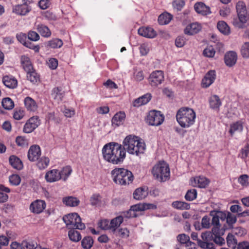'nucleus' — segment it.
Wrapping results in <instances>:
<instances>
[{
    "instance_id": "1",
    "label": "nucleus",
    "mask_w": 249,
    "mask_h": 249,
    "mask_svg": "<svg viewBox=\"0 0 249 249\" xmlns=\"http://www.w3.org/2000/svg\"><path fill=\"white\" fill-rule=\"evenodd\" d=\"M104 159L114 164H120L125 158V151L122 145L116 142L105 145L102 149Z\"/></svg>"
},
{
    "instance_id": "2",
    "label": "nucleus",
    "mask_w": 249,
    "mask_h": 249,
    "mask_svg": "<svg viewBox=\"0 0 249 249\" xmlns=\"http://www.w3.org/2000/svg\"><path fill=\"white\" fill-rule=\"evenodd\" d=\"M123 148L129 154L139 156L145 150V144L139 137L130 135L126 136L123 142Z\"/></svg>"
},
{
    "instance_id": "3",
    "label": "nucleus",
    "mask_w": 249,
    "mask_h": 249,
    "mask_svg": "<svg viewBox=\"0 0 249 249\" xmlns=\"http://www.w3.org/2000/svg\"><path fill=\"white\" fill-rule=\"evenodd\" d=\"M196 114L191 108L183 107L178 110L176 114V120L180 126L187 128L192 126L195 123Z\"/></svg>"
},
{
    "instance_id": "4",
    "label": "nucleus",
    "mask_w": 249,
    "mask_h": 249,
    "mask_svg": "<svg viewBox=\"0 0 249 249\" xmlns=\"http://www.w3.org/2000/svg\"><path fill=\"white\" fill-rule=\"evenodd\" d=\"M111 175L113 181L122 185L129 184L134 179L132 172L124 168H115L111 171Z\"/></svg>"
},
{
    "instance_id": "5",
    "label": "nucleus",
    "mask_w": 249,
    "mask_h": 249,
    "mask_svg": "<svg viewBox=\"0 0 249 249\" xmlns=\"http://www.w3.org/2000/svg\"><path fill=\"white\" fill-rule=\"evenodd\" d=\"M170 169L168 165L164 161H160L153 167L152 174L159 181H165L170 177Z\"/></svg>"
},
{
    "instance_id": "6",
    "label": "nucleus",
    "mask_w": 249,
    "mask_h": 249,
    "mask_svg": "<svg viewBox=\"0 0 249 249\" xmlns=\"http://www.w3.org/2000/svg\"><path fill=\"white\" fill-rule=\"evenodd\" d=\"M63 221L70 228H74L83 230L85 228V225L81 222V219L76 213H69L65 215L63 218Z\"/></svg>"
},
{
    "instance_id": "7",
    "label": "nucleus",
    "mask_w": 249,
    "mask_h": 249,
    "mask_svg": "<svg viewBox=\"0 0 249 249\" xmlns=\"http://www.w3.org/2000/svg\"><path fill=\"white\" fill-rule=\"evenodd\" d=\"M164 117L159 111L151 110L147 117V122L151 125L158 126L163 122Z\"/></svg>"
},
{
    "instance_id": "8",
    "label": "nucleus",
    "mask_w": 249,
    "mask_h": 249,
    "mask_svg": "<svg viewBox=\"0 0 249 249\" xmlns=\"http://www.w3.org/2000/svg\"><path fill=\"white\" fill-rule=\"evenodd\" d=\"M164 74L161 71H155L152 72L149 78L148 82L152 87H157L161 84L164 81Z\"/></svg>"
},
{
    "instance_id": "9",
    "label": "nucleus",
    "mask_w": 249,
    "mask_h": 249,
    "mask_svg": "<svg viewBox=\"0 0 249 249\" xmlns=\"http://www.w3.org/2000/svg\"><path fill=\"white\" fill-rule=\"evenodd\" d=\"M40 124L39 118L37 116L30 118L25 124L23 131L26 133L33 132Z\"/></svg>"
},
{
    "instance_id": "10",
    "label": "nucleus",
    "mask_w": 249,
    "mask_h": 249,
    "mask_svg": "<svg viewBox=\"0 0 249 249\" xmlns=\"http://www.w3.org/2000/svg\"><path fill=\"white\" fill-rule=\"evenodd\" d=\"M45 201L37 199L33 201L30 205V210L31 212L38 214L42 213L46 208Z\"/></svg>"
},
{
    "instance_id": "11",
    "label": "nucleus",
    "mask_w": 249,
    "mask_h": 249,
    "mask_svg": "<svg viewBox=\"0 0 249 249\" xmlns=\"http://www.w3.org/2000/svg\"><path fill=\"white\" fill-rule=\"evenodd\" d=\"M216 78V72L214 70L209 71L202 80L201 86L204 88L210 87Z\"/></svg>"
},
{
    "instance_id": "12",
    "label": "nucleus",
    "mask_w": 249,
    "mask_h": 249,
    "mask_svg": "<svg viewBox=\"0 0 249 249\" xmlns=\"http://www.w3.org/2000/svg\"><path fill=\"white\" fill-rule=\"evenodd\" d=\"M41 150L38 145H33L31 146L28 152V158L29 160L35 161L38 160L41 156Z\"/></svg>"
},
{
    "instance_id": "13",
    "label": "nucleus",
    "mask_w": 249,
    "mask_h": 249,
    "mask_svg": "<svg viewBox=\"0 0 249 249\" xmlns=\"http://www.w3.org/2000/svg\"><path fill=\"white\" fill-rule=\"evenodd\" d=\"M59 170L52 169L47 171L45 176V178L48 182H54L61 179Z\"/></svg>"
},
{
    "instance_id": "14",
    "label": "nucleus",
    "mask_w": 249,
    "mask_h": 249,
    "mask_svg": "<svg viewBox=\"0 0 249 249\" xmlns=\"http://www.w3.org/2000/svg\"><path fill=\"white\" fill-rule=\"evenodd\" d=\"M202 29L201 24L194 22L188 25L184 29V33L187 35H193L199 32Z\"/></svg>"
},
{
    "instance_id": "15",
    "label": "nucleus",
    "mask_w": 249,
    "mask_h": 249,
    "mask_svg": "<svg viewBox=\"0 0 249 249\" xmlns=\"http://www.w3.org/2000/svg\"><path fill=\"white\" fill-rule=\"evenodd\" d=\"M139 35L149 38H153L156 36V32L151 27H142L138 31Z\"/></svg>"
},
{
    "instance_id": "16",
    "label": "nucleus",
    "mask_w": 249,
    "mask_h": 249,
    "mask_svg": "<svg viewBox=\"0 0 249 249\" xmlns=\"http://www.w3.org/2000/svg\"><path fill=\"white\" fill-rule=\"evenodd\" d=\"M31 10V7L28 4H18L13 7V12L20 16H25Z\"/></svg>"
},
{
    "instance_id": "17",
    "label": "nucleus",
    "mask_w": 249,
    "mask_h": 249,
    "mask_svg": "<svg viewBox=\"0 0 249 249\" xmlns=\"http://www.w3.org/2000/svg\"><path fill=\"white\" fill-rule=\"evenodd\" d=\"M35 28L40 34V35L46 38H48L51 36L52 32L49 27L46 25L41 23H36L35 25Z\"/></svg>"
},
{
    "instance_id": "18",
    "label": "nucleus",
    "mask_w": 249,
    "mask_h": 249,
    "mask_svg": "<svg viewBox=\"0 0 249 249\" xmlns=\"http://www.w3.org/2000/svg\"><path fill=\"white\" fill-rule=\"evenodd\" d=\"M194 8L197 13L204 16H206L211 13L210 8L202 2L196 3L194 5Z\"/></svg>"
},
{
    "instance_id": "19",
    "label": "nucleus",
    "mask_w": 249,
    "mask_h": 249,
    "mask_svg": "<svg viewBox=\"0 0 249 249\" xmlns=\"http://www.w3.org/2000/svg\"><path fill=\"white\" fill-rule=\"evenodd\" d=\"M237 59L236 53L233 51H230L225 55L224 61L226 65L231 67L235 65Z\"/></svg>"
},
{
    "instance_id": "20",
    "label": "nucleus",
    "mask_w": 249,
    "mask_h": 249,
    "mask_svg": "<svg viewBox=\"0 0 249 249\" xmlns=\"http://www.w3.org/2000/svg\"><path fill=\"white\" fill-rule=\"evenodd\" d=\"M209 102L210 108L217 111L219 110L222 102L218 96L216 95L211 96L209 98Z\"/></svg>"
},
{
    "instance_id": "21",
    "label": "nucleus",
    "mask_w": 249,
    "mask_h": 249,
    "mask_svg": "<svg viewBox=\"0 0 249 249\" xmlns=\"http://www.w3.org/2000/svg\"><path fill=\"white\" fill-rule=\"evenodd\" d=\"M147 188L142 187L136 189L133 193V197L136 200H142L148 195Z\"/></svg>"
},
{
    "instance_id": "22",
    "label": "nucleus",
    "mask_w": 249,
    "mask_h": 249,
    "mask_svg": "<svg viewBox=\"0 0 249 249\" xmlns=\"http://www.w3.org/2000/svg\"><path fill=\"white\" fill-rule=\"evenodd\" d=\"M248 20V17L246 16H238L234 18L232 21L233 25L239 29H243L245 27V24Z\"/></svg>"
},
{
    "instance_id": "23",
    "label": "nucleus",
    "mask_w": 249,
    "mask_h": 249,
    "mask_svg": "<svg viewBox=\"0 0 249 249\" xmlns=\"http://www.w3.org/2000/svg\"><path fill=\"white\" fill-rule=\"evenodd\" d=\"M2 82L6 87L9 89L16 88L18 85L17 79L12 76H4L2 78Z\"/></svg>"
},
{
    "instance_id": "24",
    "label": "nucleus",
    "mask_w": 249,
    "mask_h": 249,
    "mask_svg": "<svg viewBox=\"0 0 249 249\" xmlns=\"http://www.w3.org/2000/svg\"><path fill=\"white\" fill-rule=\"evenodd\" d=\"M125 117V114L124 112L120 111L116 113L112 119V124L115 126L120 125L123 124Z\"/></svg>"
},
{
    "instance_id": "25",
    "label": "nucleus",
    "mask_w": 249,
    "mask_h": 249,
    "mask_svg": "<svg viewBox=\"0 0 249 249\" xmlns=\"http://www.w3.org/2000/svg\"><path fill=\"white\" fill-rule=\"evenodd\" d=\"M25 106L28 111L35 112L37 110V105L36 101L30 97H27L24 99Z\"/></svg>"
},
{
    "instance_id": "26",
    "label": "nucleus",
    "mask_w": 249,
    "mask_h": 249,
    "mask_svg": "<svg viewBox=\"0 0 249 249\" xmlns=\"http://www.w3.org/2000/svg\"><path fill=\"white\" fill-rule=\"evenodd\" d=\"M62 201L66 206L69 207H76L80 203V201L78 198L71 196L64 197Z\"/></svg>"
},
{
    "instance_id": "27",
    "label": "nucleus",
    "mask_w": 249,
    "mask_h": 249,
    "mask_svg": "<svg viewBox=\"0 0 249 249\" xmlns=\"http://www.w3.org/2000/svg\"><path fill=\"white\" fill-rule=\"evenodd\" d=\"M236 10L238 16L247 17L246 5L243 1H238L236 3Z\"/></svg>"
},
{
    "instance_id": "28",
    "label": "nucleus",
    "mask_w": 249,
    "mask_h": 249,
    "mask_svg": "<svg viewBox=\"0 0 249 249\" xmlns=\"http://www.w3.org/2000/svg\"><path fill=\"white\" fill-rule=\"evenodd\" d=\"M20 61L23 68L26 72L30 71L34 69L30 59L28 56H22Z\"/></svg>"
},
{
    "instance_id": "29",
    "label": "nucleus",
    "mask_w": 249,
    "mask_h": 249,
    "mask_svg": "<svg viewBox=\"0 0 249 249\" xmlns=\"http://www.w3.org/2000/svg\"><path fill=\"white\" fill-rule=\"evenodd\" d=\"M195 184L199 188H204L209 184V180L204 177H196L194 178Z\"/></svg>"
},
{
    "instance_id": "30",
    "label": "nucleus",
    "mask_w": 249,
    "mask_h": 249,
    "mask_svg": "<svg viewBox=\"0 0 249 249\" xmlns=\"http://www.w3.org/2000/svg\"><path fill=\"white\" fill-rule=\"evenodd\" d=\"M145 210L146 209L144 203H140L133 205L131 207V208L129 210V213H130V216L132 217H136L137 216L136 212L143 211Z\"/></svg>"
},
{
    "instance_id": "31",
    "label": "nucleus",
    "mask_w": 249,
    "mask_h": 249,
    "mask_svg": "<svg viewBox=\"0 0 249 249\" xmlns=\"http://www.w3.org/2000/svg\"><path fill=\"white\" fill-rule=\"evenodd\" d=\"M9 162L11 166L15 169L20 170L23 167V165L20 160L15 156H11L9 158Z\"/></svg>"
},
{
    "instance_id": "32",
    "label": "nucleus",
    "mask_w": 249,
    "mask_h": 249,
    "mask_svg": "<svg viewBox=\"0 0 249 249\" xmlns=\"http://www.w3.org/2000/svg\"><path fill=\"white\" fill-rule=\"evenodd\" d=\"M217 27L218 30L225 35H228L230 34V28L228 25L224 21L218 22Z\"/></svg>"
},
{
    "instance_id": "33",
    "label": "nucleus",
    "mask_w": 249,
    "mask_h": 249,
    "mask_svg": "<svg viewBox=\"0 0 249 249\" xmlns=\"http://www.w3.org/2000/svg\"><path fill=\"white\" fill-rule=\"evenodd\" d=\"M63 44L62 40L59 38H53L47 42V46L52 49L61 48Z\"/></svg>"
},
{
    "instance_id": "34",
    "label": "nucleus",
    "mask_w": 249,
    "mask_h": 249,
    "mask_svg": "<svg viewBox=\"0 0 249 249\" xmlns=\"http://www.w3.org/2000/svg\"><path fill=\"white\" fill-rule=\"evenodd\" d=\"M172 16L168 13H164L160 15L158 18V22L160 25H165L168 24L172 19Z\"/></svg>"
},
{
    "instance_id": "35",
    "label": "nucleus",
    "mask_w": 249,
    "mask_h": 249,
    "mask_svg": "<svg viewBox=\"0 0 249 249\" xmlns=\"http://www.w3.org/2000/svg\"><path fill=\"white\" fill-rule=\"evenodd\" d=\"M52 95L53 99L59 103L62 101L64 96V92L62 91L59 88H55L53 89Z\"/></svg>"
},
{
    "instance_id": "36",
    "label": "nucleus",
    "mask_w": 249,
    "mask_h": 249,
    "mask_svg": "<svg viewBox=\"0 0 249 249\" xmlns=\"http://www.w3.org/2000/svg\"><path fill=\"white\" fill-rule=\"evenodd\" d=\"M124 218L122 216H117L111 220L110 222V230L115 231L117 228L122 223Z\"/></svg>"
},
{
    "instance_id": "37",
    "label": "nucleus",
    "mask_w": 249,
    "mask_h": 249,
    "mask_svg": "<svg viewBox=\"0 0 249 249\" xmlns=\"http://www.w3.org/2000/svg\"><path fill=\"white\" fill-rule=\"evenodd\" d=\"M93 239L90 236H86L81 241V246L84 249H90L93 246Z\"/></svg>"
},
{
    "instance_id": "38",
    "label": "nucleus",
    "mask_w": 249,
    "mask_h": 249,
    "mask_svg": "<svg viewBox=\"0 0 249 249\" xmlns=\"http://www.w3.org/2000/svg\"><path fill=\"white\" fill-rule=\"evenodd\" d=\"M172 206L175 209L178 210H189L190 204L183 201H176L172 203Z\"/></svg>"
},
{
    "instance_id": "39",
    "label": "nucleus",
    "mask_w": 249,
    "mask_h": 249,
    "mask_svg": "<svg viewBox=\"0 0 249 249\" xmlns=\"http://www.w3.org/2000/svg\"><path fill=\"white\" fill-rule=\"evenodd\" d=\"M37 160L36 165L40 170L44 169L47 168L50 163L49 159L46 157H42L40 159L38 158Z\"/></svg>"
},
{
    "instance_id": "40",
    "label": "nucleus",
    "mask_w": 249,
    "mask_h": 249,
    "mask_svg": "<svg viewBox=\"0 0 249 249\" xmlns=\"http://www.w3.org/2000/svg\"><path fill=\"white\" fill-rule=\"evenodd\" d=\"M72 169L70 166H66L59 171L61 179L65 181L67 179L72 172Z\"/></svg>"
},
{
    "instance_id": "41",
    "label": "nucleus",
    "mask_w": 249,
    "mask_h": 249,
    "mask_svg": "<svg viewBox=\"0 0 249 249\" xmlns=\"http://www.w3.org/2000/svg\"><path fill=\"white\" fill-rule=\"evenodd\" d=\"M243 128V124L241 122L237 121L231 125L229 132L232 135L235 132H241Z\"/></svg>"
},
{
    "instance_id": "42",
    "label": "nucleus",
    "mask_w": 249,
    "mask_h": 249,
    "mask_svg": "<svg viewBox=\"0 0 249 249\" xmlns=\"http://www.w3.org/2000/svg\"><path fill=\"white\" fill-rule=\"evenodd\" d=\"M27 78L33 83H36L39 81V75L33 69L30 71L27 72Z\"/></svg>"
},
{
    "instance_id": "43",
    "label": "nucleus",
    "mask_w": 249,
    "mask_h": 249,
    "mask_svg": "<svg viewBox=\"0 0 249 249\" xmlns=\"http://www.w3.org/2000/svg\"><path fill=\"white\" fill-rule=\"evenodd\" d=\"M68 235L70 239L73 242H78L81 239L80 233L75 230H70L69 231Z\"/></svg>"
},
{
    "instance_id": "44",
    "label": "nucleus",
    "mask_w": 249,
    "mask_h": 249,
    "mask_svg": "<svg viewBox=\"0 0 249 249\" xmlns=\"http://www.w3.org/2000/svg\"><path fill=\"white\" fill-rule=\"evenodd\" d=\"M2 106L5 109H12L14 107L13 101L10 98H4L1 102Z\"/></svg>"
},
{
    "instance_id": "45",
    "label": "nucleus",
    "mask_w": 249,
    "mask_h": 249,
    "mask_svg": "<svg viewBox=\"0 0 249 249\" xmlns=\"http://www.w3.org/2000/svg\"><path fill=\"white\" fill-rule=\"evenodd\" d=\"M196 190L193 189L187 191L185 196V198L187 201H193L196 198Z\"/></svg>"
},
{
    "instance_id": "46",
    "label": "nucleus",
    "mask_w": 249,
    "mask_h": 249,
    "mask_svg": "<svg viewBox=\"0 0 249 249\" xmlns=\"http://www.w3.org/2000/svg\"><path fill=\"white\" fill-rule=\"evenodd\" d=\"M198 245L202 249H214V245L213 243L209 242L206 241H201L197 240Z\"/></svg>"
},
{
    "instance_id": "47",
    "label": "nucleus",
    "mask_w": 249,
    "mask_h": 249,
    "mask_svg": "<svg viewBox=\"0 0 249 249\" xmlns=\"http://www.w3.org/2000/svg\"><path fill=\"white\" fill-rule=\"evenodd\" d=\"M37 247L36 242L33 241H22L23 249H36Z\"/></svg>"
},
{
    "instance_id": "48",
    "label": "nucleus",
    "mask_w": 249,
    "mask_h": 249,
    "mask_svg": "<svg viewBox=\"0 0 249 249\" xmlns=\"http://www.w3.org/2000/svg\"><path fill=\"white\" fill-rule=\"evenodd\" d=\"M241 53L244 58L249 57V42L244 43L241 48Z\"/></svg>"
},
{
    "instance_id": "49",
    "label": "nucleus",
    "mask_w": 249,
    "mask_h": 249,
    "mask_svg": "<svg viewBox=\"0 0 249 249\" xmlns=\"http://www.w3.org/2000/svg\"><path fill=\"white\" fill-rule=\"evenodd\" d=\"M101 196L99 194H94L90 198V204L93 206H99L101 203Z\"/></svg>"
},
{
    "instance_id": "50",
    "label": "nucleus",
    "mask_w": 249,
    "mask_h": 249,
    "mask_svg": "<svg viewBox=\"0 0 249 249\" xmlns=\"http://www.w3.org/2000/svg\"><path fill=\"white\" fill-rule=\"evenodd\" d=\"M238 182L243 186H248L249 185V176L244 174L241 175L238 179Z\"/></svg>"
},
{
    "instance_id": "51",
    "label": "nucleus",
    "mask_w": 249,
    "mask_h": 249,
    "mask_svg": "<svg viewBox=\"0 0 249 249\" xmlns=\"http://www.w3.org/2000/svg\"><path fill=\"white\" fill-rule=\"evenodd\" d=\"M227 242L229 247H232L233 249L234 247H236L237 240L234 236L231 234H229L227 237Z\"/></svg>"
},
{
    "instance_id": "52",
    "label": "nucleus",
    "mask_w": 249,
    "mask_h": 249,
    "mask_svg": "<svg viewBox=\"0 0 249 249\" xmlns=\"http://www.w3.org/2000/svg\"><path fill=\"white\" fill-rule=\"evenodd\" d=\"M9 182L12 185L17 186L19 184L21 179L20 177L18 175H12L9 177Z\"/></svg>"
},
{
    "instance_id": "53",
    "label": "nucleus",
    "mask_w": 249,
    "mask_h": 249,
    "mask_svg": "<svg viewBox=\"0 0 249 249\" xmlns=\"http://www.w3.org/2000/svg\"><path fill=\"white\" fill-rule=\"evenodd\" d=\"M98 226L103 230H110V222L107 219H103L99 221Z\"/></svg>"
},
{
    "instance_id": "54",
    "label": "nucleus",
    "mask_w": 249,
    "mask_h": 249,
    "mask_svg": "<svg viewBox=\"0 0 249 249\" xmlns=\"http://www.w3.org/2000/svg\"><path fill=\"white\" fill-rule=\"evenodd\" d=\"M215 52L212 46H209L203 51V54L208 57H213Z\"/></svg>"
},
{
    "instance_id": "55",
    "label": "nucleus",
    "mask_w": 249,
    "mask_h": 249,
    "mask_svg": "<svg viewBox=\"0 0 249 249\" xmlns=\"http://www.w3.org/2000/svg\"><path fill=\"white\" fill-rule=\"evenodd\" d=\"M185 5L184 0H174L173 2V6L177 11H180Z\"/></svg>"
},
{
    "instance_id": "56",
    "label": "nucleus",
    "mask_w": 249,
    "mask_h": 249,
    "mask_svg": "<svg viewBox=\"0 0 249 249\" xmlns=\"http://www.w3.org/2000/svg\"><path fill=\"white\" fill-rule=\"evenodd\" d=\"M201 227L204 229H209L211 227L210 218L207 215L203 216L201 219Z\"/></svg>"
},
{
    "instance_id": "57",
    "label": "nucleus",
    "mask_w": 249,
    "mask_h": 249,
    "mask_svg": "<svg viewBox=\"0 0 249 249\" xmlns=\"http://www.w3.org/2000/svg\"><path fill=\"white\" fill-rule=\"evenodd\" d=\"M28 38L29 40L36 41H38L40 36L37 33L34 31H30L28 33Z\"/></svg>"
},
{
    "instance_id": "58",
    "label": "nucleus",
    "mask_w": 249,
    "mask_h": 249,
    "mask_svg": "<svg viewBox=\"0 0 249 249\" xmlns=\"http://www.w3.org/2000/svg\"><path fill=\"white\" fill-rule=\"evenodd\" d=\"M221 225L219 226H213L212 231L213 236H219L223 234V231L220 229Z\"/></svg>"
},
{
    "instance_id": "59",
    "label": "nucleus",
    "mask_w": 249,
    "mask_h": 249,
    "mask_svg": "<svg viewBox=\"0 0 249 249\" xmlns=\"http://www.w3.org/2000/svg\"><path fill=\"white\" fill-rule=\"evenodd\" d=\"M201 238L204 241H206L209 242L212 241L213 238V236L211 231H207L202 233Z\"/></svg>"
},
{
    "instance_id": "60",
    "label": "nucleus",
    "mask_w": 249,
    "mask_h": 249,
    "mask_svg": "<svg viewBox=\"0 0 249 249\" xmlns=\"http://www.w3.org/2000/svg\"><path fill=\"white\" fill-rule=\"evenodd\" d=\"M117 234L122 238H126L129 236V231L126 228H121L117 231Z\"/></svg>"
},
{
    "instance_id": "61",
    "label": "nucleus",
    "mask_w": 249,
    "mask_h": 249,
    "mask_svg": "<svg viewBox=\"0 0 249 249\" xmlns=\"http://www.w3.org/2000/svg\"><path fill=\"white\" fill-rule=\"evenodd\" d=\"M47 64L50 69L55 70L58 66V61L56 58H51L49 59Z\"/></svg>"
},
{
    "instance_id": "62",
    "label": "nucleus",
    "mask_w": 249,
    "mask_h": 249,
    "mask_svg": "<svg viewBox=\"0 0 249 249\" xmlns=\"http://www.w3.org/2000/svg\"><path fill=\"white\" fill-rule=\"evenodd\" d=\"M17 39L24 46H26L28 45V42H26V35L25 34L20 33L18 34L16 36Z\"/></svg>"
},
{
    "instance_id": "63",
    "label": "nucleus",
    "mask_w": 249,
    "mask_h": 249,
    "mask_svg": "<svg viewBox=\"0 0 249 249\" xmlns=\"http://www.w3.org/2000/svg\"><path fill=\"white\" fill-rule=\"evenodd\" d=\"M177 239L181 244H186L190 240V237L185 234H181L178 236Z\"/></svg>"
},
{
    "instance_id": "64",
    "label": "nucleus",
    "mask_w": 249,
    "mask_h": 249,
    "mask_svg": "<svg viewBox=\"0 0 249 249\" xmlns=\"http://www.w3.org/2000/svg\"><path fill=\"white\" fill-rule=\"evenodd\" d=\"M140 52L142 55H146L149 51L148 45L146 43H143L141 45L139 48Z\"/></svg>"
}]
</instances>
